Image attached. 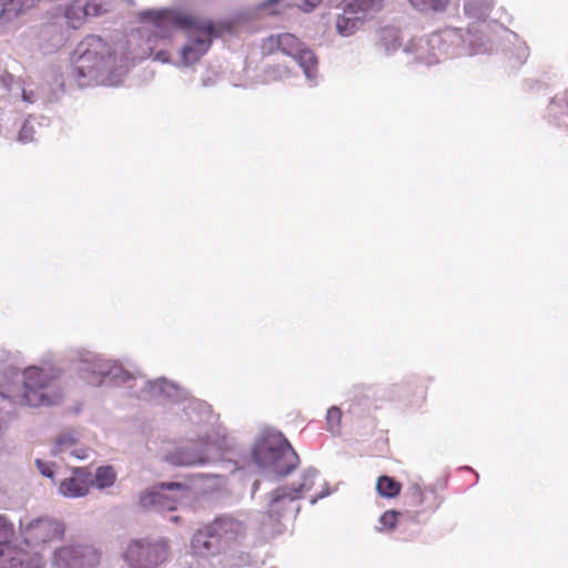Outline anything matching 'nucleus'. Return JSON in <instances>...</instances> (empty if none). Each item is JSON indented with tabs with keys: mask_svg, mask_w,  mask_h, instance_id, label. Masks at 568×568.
I'll use <instances>...</instances> for the list:
<instances>
[{
	"mask_svg": "<svg viewBox=\"0 0 568 568\" xmlns=\"http://www.w3.org/2000/svg\"><path fill=\"white\" fill-rule=\"evenodd\" d=\"M302 487L294 489L281 487L271 494L267 510L261 519V532L266 537H275L283 534L285 525L283 519L290 515H296L300 510L296 500L301 498Z\"/></svg>",
	"mask_w": 568,
	"mask_h": 568,
	"instance_id": "obj_4",
	"label": "nucleus"
},
{
	"mask_svg": "<svg viewBox=\"0 0 568 568\" xmlns=\"http://www.w3.org/2000/svg\"><path fill=\"white\" fill-rule=\"evenodd\" d=\"M187 488L180 483L161 484L156 489L145 493L140 498L143 508L155 507L160 510H174Z\"/></svg>",
	"mask_w": 568,
	"mask_h": 568,
	"instance_id": "obj_11",
	"label": "nucleus"
},
{
	"mask_svg": "<svg viewBox=\"0 0 568 568\" xmlns=\"http://www.w3.org/2000/svg\"><path fill=\"white\" fill-rule=\"evenodd\" d=\"M79 71L85 75V71L100 69L110 55V48L100 37H87L77 49Z\"/></svg>",
	"mask_w": 568,
	"mask_h": 568,
	"instance_id": "obj_10",
	"label": "nucleus"
},
{
	"mask_svg": "<svg viewBox=\"0 0 568 568\" xmlns=\"http://www.w3.org/2000/svg\"><path fill=\"white\" fill-rule=\"evenodd\" d=\"M399 513L396 510H386L381 517H379V524L382 525L381 529H394L396 527V524L398 521Z\"/></svg>",
	"mask_w": 568,
	"mask_h": 568,
	"instance_id": "obj_25",
	"label": "nucleus"
},
{
	"mask_svg": "<svg viewBox=\"0 0 568 568\" xmlns=\"http://www.w3.org/2000/svg\"><path fill=\"white\" fill-rule=\"evenodd\" d=\"M342 410L336 407L332 406L326 414V422H327V429L332 434H338L341 432V424H342Z\"/></svg>",
	"mask_w": 568,
	"mask_h": 568,
	"instance_id": "obj_23",
	"label": "nucleus"
},
{
	"mask_svg": "<svg viewBox=\"0 0 568 568\" xmlns=\"http://www.w3.org/2000/svg\"><path fill=\"white\" fill-rule=\"evenodd\" d=\"M40 0H0L2 6L0 16L10 20L31 9H33Z\"/></svg>",
	"mask_w": 568,
	"mask_h": 568,
	"instance_id": "obj_14",
	"label": "nucleus"
},
{
	"mask_svg": "<svg viewBox=\"0 0 568 568\" xmlns=\"http://www.w3.org/2000/svg\"><path fill=\"white\" fill-rule=\"evenodd\" d=\"M23 99L28 102H31V98H30V94H27L26 91H23Z\"/></svg>",
	"mask_w": 568,
	"mask_h": 568,
	"instance_id": "obj_30",
	"label": "nucleus"
},
{
	"mask_svg": "<svg viewBox=\"0 0 568 568\" xmlns=\"http://www.w3.org/2000/svg\"><path fill=\"white\" fill-rule=\"evenodd\" d=\"M163 55H164V52H159V53H158V58H159V59H162V60L164 61V60H165V58H163Z\"/></svg>",
	"mask_w": 568,
	"mask_h": 568,
	"instance_id": "obj_31",
	"label": "nucleus"
},
{
	"mask_svg": "<svg viewBox=\"0 0 568 568\" xmlns=\"http://www.w3.org/2000/svg\"><path fill=\"white\" fill-rule=\"evenodd\" d=\"M77 445V438L71 434H62L59 436L54 443V447L52 449L53 454L60 453H69L71 456L77 458H84L87 455L84 454V449L82 448H73Z\"/></svg>",
	"mask_w": 568,
	"mask_h": 568,
	"instance_id": "obj_18",
	"label": "nucleus"
},
{
	"mask_svg": "<svg viewBox=\"0 0 568 568\" xmlns=\"http://www.w3.org/2000/svg\"><path fill=\"white\" fill-rule=\"evenodd\" d=\"M89 17H98L108 12L111 8V0H83Z\"/></svg>",
	"mask_w": 568,
	"mask_h": 568,
	"instance_id": "obj_22",
	"label": "nucleus"
},
{
	"mask_svg": "<svg viewBox=\"0 0 568 568\" xmlns=\"http://www.w3.org/2000/svg\"><path fill=\"white\" fill-rule=\"evenodd\" d=\"M33 126L29 122H24L19 131V141L29 142L33 136Z\"/></svg>",
	"mask_w": 568,
	"mask_h": 568,
	"instance_id": "obj_27",
	"label": "nucleus"
},
{
	"mask_svg": "<svg viewBox=\"0 0 568 568\" xmlns=\"http://www.w3.org/2000/svg\"><path fill=\"white\" fill-rule=\"evenodd\" d=\"M253 458L257 465L277 477L288 475L300 463L298 455L282 434L270 435L258 442Z\"/></svg>",
	"mask_w": 568,
	"mask_h": 568,
	"instance_id": "obj_3",
	"label": "nucleus"
},
{
	"mask_svg": "<svg viewBox=\"0 0 568 568\" xmlns=\"http://www.w3.org/2000/svg\"><path fill=\"white\" fill-rule=\"evenodd\" d=\"M88 17L83 0H72L64 8V18L73 29L80 28Z\"/></svg>",
	"mask_w": 568,
	"mask_h": 568,
	"instance_id": "obj_16",
	"label": "nucleus"
},
{
	"mask_svg": "<svg viewBox=\"0 0 568 568\" xmlns=\"http://www.w3.org/2000/svg\"><path fill=\"white\" fill-rule=\"evenodd\" d=\"M321 2H322V0H304L303 9L305 11H311L314 8H316Z\"/></svg>",
	"mask_w": 568,
	"mask_h": 568,
	"instance_id": "obj_29",
	"label": "nucleus"
},
{
	"mask_svg": "<svg viewBox=\"0 0 568 568\" xmlns=\"http://www.w3.org/2000/svg\"><path fill=\"white\" fill-rule=\"evenodd\" d=\"M116 474L111 466H102L97 469L95 484L99 488H106L114 484Z\"/></svg>",
	"mask_w": 568,
	"mask_h": 568,
	"instance_id": "obj_21",
	"label": "nucleus"
},
{
	"mask_svg": "<svg viewBox=\"0 0 568 568\" xmlns=\"http://www.w3.org/2000/svg\"><path fill=\"white\" fill-rule=\"evenodd\" d=\"M169 552L166 539L141 538L129 541L122 556L131 568H156L168 559Z\"/></svg>",
	"mask_w": 568,
	"mask_h": 568,
	"instance_id": "obj_6",
	"label": "nucleus"
},
{
	"mask_svg": "<svg viewBox=\"0 0 568 568\" xmlns=\"http://www.w3.org/2000/svg\"><path fill=\"white\" fill-rule=\"evenodd\" d=\"M93 485L91 473L87 468H75L72 475L60 483L59 491L64 497L85 496Z\"/></svg>",
	"mask_w": 568,
	"mask_h": 568,
	"instance_id": "obj_13",
	"label": "nucleus"
},
{
	"mask_svg": "<svg viewBox=\"0 0 568 568\" xmlns=\"http://www.w3.org/2000/svg\"><path fill=\"white\" fill-rule=\"evenodd\" d=\"M143 21L151 22L159 37L168 38L174 29L193 30L197 36L183 47L181 55L185 64L197 62L211 47L214 34L210 21H201L196 17L180 9L146 10L141 13Z\"/></svg>",
	"mask_w": 568,
	"mask_h": 568,
	"instance_id": "obj_1",
	"label": "nucleus"
},
{
	"mask_svg": "<svg viewBox=\"0 0 568 568\" xmlns=\"http://www.w3.org/2000/svg\"><path fill=\"white\" fill-rule=\"evenodd\" d=\"M409 505L415 508V517L435 513L442 505V497L434 487L413 484L408 488Z\"/></svg>",
	"mask_w": 568,
	"mask_h": 568,
	"instance_id": "obj_12",
	"label": "nucleus"
},
{
	"mask_svg": "<svg viewBox=\"0 0 568 568\" xmlns=\"http://www.w3.org/2000/svg\"><path fill=\"white\" fill-rule=\"evenodd\" d=\"M13 535V525L8 520L6 516L0 515V546L9 544Z\"/></svg>",
	"mask_w": 568,
	"mask_h": 568,
	"instance_id": "obj_24",
	"label": "nucleus"
},
{
	"mask_svg": "<svg viewBox=\"0 0 568 568\" xmlns=\"http://www.w3.org/2000/svg\"><path fill=\"white\" fill-rule=\"evenodd\" d=\"M409 2L414 7L420 9V10H425V9L437 10L442 6V0H409Z\"/></svg>",
	"mask_w": 568,
	"mask_h": 568,
	"instance_id": "obj_26",
	"label": "nucleus"
},
{
	"mask_svg": "<svg viewBox=\"0 0 568 568\" xmlns=\"http://www.w3.org/2000/svg\"><path fill=\"white\" fill-rule=\"evenodd\" d=\"M165 459L175 466H193L206 463L209 456L206 454H194L190 450L182 449L169 454Z\"/></svg>",
	"mask_w": 568,
	"mask_h": 568,
	"instance_id": "obj_17",
	"label": "nucleus"
},
{
	"mask_svg": "<svg viewBox=\"0 0 568 568\" xmlns=\"http://www.w3.org/2000/svg\"><path fill=\"white\" fill-rule=\"evenodd\" d=\"M3 556V550L0 549V558Z\"/></svg>",
	"mask_w": 568,
	"mask_h": 568,
	"instance_id": "obj_32",
	"label": "nucleus"
},
{
	"mask_svg": "<svg viewBox=\"0 0 568 568\" xmlns=\"http://www.w3.org/2000/svg\"><path fill=\"white\" fill-rule=\"evenodd\" d=\"M102 552L90 544H70L58 548L53 555L57 568H95L100 565Z\"/></svg>",
	"mask_w": 568,
	"mask_h": 568,
	"instance_id": "obj_7",
	"label": "nucleus"
},
{
	"mask_svg": "<svg viewBox=\"0 0 568 568\" xmlns=\"http://www.w3.org/2000/svg\"><path fill=\"white\" fill-rule=\"evenodd\" d=\"M378 7V0H346L343 13L336 18L337 32L343 37L353 34L367 14Z\"/></svg>",
	"mask_w": 568,
	"mask_h": 568,
	"instance_id": "obj_8",
	"label": "nucleus"
},
{
	"mask_svg": "<svg viewBox=\"0 0 568 568\" xmlns=\"http://www.w3.org/2000/svg\"><path fill=\"white\" fill-rule=\"evenodd\" d=\"M267 41L271 48L276 45L280 51L293 58H295L302 49L298 38L291 33H283L276 38L270 37Z\"/></svg>",
	"mask_w": 568,
	"mask_h": 568,
	"instance_id": "obj_15",
	"label": "nucleus"
},
{
	"mask_svg": "<svg viewBox=\"0 0 568 568\" xmlns=\"http://www.w3.org/2000/svg\"><path fill=\"white\" fill-rule=\"evenodd\" d=\"M246 527L231 516H219L197 529L191 540L194 554L202 557L224 555L235 558L243 554Z\"/></svg>",
	"mask_w": 568,
	"mask_h": 568,
	"instance_id": "obj_2",
	"label": "nucleus"
},
{
	"mask_svg": "<svg viewBox=\"0 0 568 568\" xmlns=\"http://www.w3.org/2000/svg\"><path fill=\"white\" fill-rule=\"evenodd\" d=\"M36 465H37V468L39 469V471L43 476L53 478V470H52V466L50 464H48L41 459H37Z\"/></svg>",
	"mask_w": 568,
	"mask_h": 568,
	"instance_id": "obj_28",
	"label": "nucleus"
},
{
	"mask_svg": "<svg viewBox=\"0 0 568 568\" xmlns=\"http://www.w3.org/2000/svg\"><path fill=\"white\" fill-rule=\"evenodd\" d=\"M377 493L385 498H395L400 494L402 484L393 477L383 475L376 481Z\"/></svg>",
	"mask_w": 568,
	"mask_h": 568,
	"instance_id": "obj_19",
	"label": "nucleus"
},
{
	"mask_svg": "<svg viewBox=\"0 0 568 568\" xmlns=\"http://www.w3.org/2000/svg\"><path fill=\"white\" fill-rule=\"evenodd\" d=\"M64 530L62 523L53 518L41 517L31 520L22 528L21 532L27 545L39 547L61 539L64 535Z\"/></svg>",
	"mask_w": 568,
	"mask_h": 568,
	"instance_id": "obj_9",
	"label": "nucleus"
},
{
	"mask_svg": "<svg viewBox=\"0 0 568 568\" xmlns=\"http://www.w3.org/2000/svg\"><path fill=\"white\" fill-rule=\"evenodd\" d=\"M300 67L304 70L305 75L312 79L316 72L317 60L312 50L301 49V51L294 58Z\"/></svg>",
	"mask_w": 568,
	"mask_h": 568,
	"instance_id": "obj_20",
	"label": "nucleus"
},
{
	"mask_svg": "<svg viewBox=\"0 0 568 568\" xmlns=\"http://www.w3.org/2000/svg\"><path fill=\"white\" fill-rule=\"evenodd\" d=\"M23 377V393L20 397V404L39 407L57 404L61 399L54 377L49 372L38 367H29L24 371Z\"/></svg>",
	"mask_w": 568,
	"mask_h": 568,
	"instance_id": "obj_5",
	"label": "nucleus"
}]
</instances>
